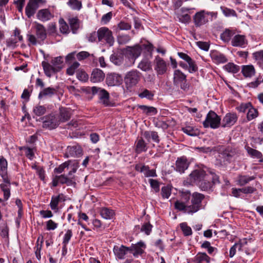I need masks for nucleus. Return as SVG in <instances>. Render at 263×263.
<instances>
[{
	"label": "nucleus",
	"instance_id": "obj_1",
	"mask_svg": "<svg viewBox=\"0 0 263 263\" xmlns=\"http://www.w3.org/2000/svg\"><path fill=\"white\" fill-rule=\"evenodd\" d=\"M141 74L136 69H132L126 73L124 77L125 85L127 89L137 86L141 80Z\"/></svg>",
	"mask_w": 263,
	"mask_h": 263
},
{
	"label": "nucleus",
	"instance_id": "obj_2",
	"mask_svg": "<svg viewBox=\"0 0 263 263\" xmlns=\"http://www.w3.org/2000/svg\"><path fill=\"white\" fill-rule=\"evenodd\" d=\"M220 117L214 111L210 110L206 115L205 120L203 122V126L204 128L211 127L216 129L220 126Z\"/></svg>",
	"mask_w": 263,
	"mask_h": 263
},
{
	"label": "nucleus",
	"instance_id": "obj_3",
	"mask_svg": "<svg viewBox=\"0 0 263 263\" xmlns=\"http://www.w3.org/2000/svg\"><path fill=\"white\" fill-rule=\"evenodd\" d=\"M98 40L99 42L104 40L110 46L114 43L112 32L107 27H101L98 30Z\"/></svg>",
	"mask_w": 263,
	"mask_h": 263
},
{
	"label": "nucleus",
	"instance_id": "obj_4",
	"mask_svg": "<svg viewBox=\"0 0 263 263\" xmlns=\"http://www.w3.org/2000/svg\"><path fill=\"white\" fill-rule=\"evenodd\" d=\"M239 154V150L231 146H228L221 153V158L224 161L230 163L235 160Z\"/></svg>",
	"mask_w": 263,
	"mask_h": 263
},
{
	"label": "nucleus",
	"instance_id": "obj_5",
	"mask_svg": "<svg viewBox=\"0 0 263 263\" xmlns=\"http://www.w3.org/2000/svg\"><path fill=\"white\" fill-rule=\"evenodd\" d=\"M45 0H29L25 7V13L28 18H31L35 13L40 4H44Z\"/></svg>",
	"mask_w": 263,
	"mask_h": 263
},
{
	"label": "nucleus",
	"instance_id": "obj_6",
	"mask_svg": "<svg viewBox=\"0 0 263 263\" xmlns=\"http://www.w3.org/2000/svg\"><path fill=\"white\" fill-rule=\"evenodd\" d=\"M204 178H209L208 174L206 173V171L204 168H199L194 170L190 174V179L191 182L199 183Z\"/></svg>",
	"mask_w": 263,
	"mask_h": 263
},
{
	"label": "nucleus",
	"instance_id": "obj_7",
	"mask_svg": "<svg viewBox=\"0 0 263 263\" xmlns=\"http://www.w3.org/2000/svg\"><path fill=\"white\" fill-rule=\"evenodd\" d=\"M91 90L93 95L98 93L100 102L105 106L109 105V93L105 89L97 87H92Z\"/></svg>",
	"mask_w": 263,
	"mask_h": 263
},
{
	"label": "nucleus",
	"instance_id": "obj_8",
	"mask_svg": "<svg viewBox=\"0 0 263 263\" xmlns=\"http://www.w3.org/2000/svg\"><path fill=\"white\" fill-rule=\"evenodd\" d=\"M193 8L187 7H182L175 12L178 21L183 24L189 23L191 21V16L188 14L189 12Z\"/></svg>",
	"mask_w": 263,
	"mask_h": 263
},
{
	"label": "nucleus",
	"instance_id": "obj_9",
	"mask_svg": "<svg viewBox=\"0 0 263 263\" xmlns=\"http://www.w3.org/2000/svg\"><path fill=\"white\" fill-rule=\"evenodd\" d=\"M154 69L158 74L162 75L167 70V64L159 56H156L154 60Z\"/></svg>",
	"mask_w": 263,
	"mask_h": 263
},
{
	"label": "nucleus",
	"instance_id": "obj_10",
	"mask_svg": "<svg viewBox=\"0 0 263 263\" xmlns=\"http://www.w3.org/2000/svg\"><path fill=\"white\" fill-rule=\"evenodd\" d=\"M141 52L142 48L139 45L128 46L126 48L125 55L133 60V64H134L136 59L140 55Z\"/></svg>",
	"mask_w": 263,
	"mask_h": 263
},
{
	"label": "nucleus",
	"instance_id": "obj_11",
	"mask_svg": "<svg viewBox=\"0 0 263 263\" xmlns=\"http://www.w3.org/2000/svg\"><path fill=\"white\" fill-rule=\"evenodd\" d=\"M74 183L72 177H68L65 175H56L53 177L52 180V185L53 186H57L59 183L66 184L67 185H70Z\"/></svg>",
	"mask_w": 263,
	"mask_h": 263
},
{
	"label": "nucleus",
	"instance_id": "obj_12",
	"mask_svg": "<svg viewBox=\"0 0 263 263\" xmlns=\"http://www.w3.org/2000/svg\"><path fill=\"white\" fill-rule=\"evenodd\" d=\"M43 127L52 129L55 128L59 124V121L53 115H49L43 118Z\"/></svg>",
	"mask_w": 263,
	"mask_h": 263
},
{
	"label": "nucleus",
	"instance_id": "obj_13",
	"mask_svg": "<svg viewBox=\"0 0 263 263\" xmlns=\"http://www.w3.org/2000/svg\"><path fill=\"white\" fill-rule=\"evenodd\" d=\"M193 21L195 26L196 27H199L207 24L209 21V18L207 17L205 11L201 10L195 13L193 16Z\"/></svg>",
	"mask_w": 263,
	"mask_h": 263
},
{
	"label": "nucleus",
	"instance_id": "obj_14",
	"mask_svg": "<svg viewBox=\"0 0 263 263\" xmlns=\"http://www.w3.org/2000/svg\"><path fill=\"white\" fill-rule=\"evenodd\" d=\"M146 245L143 241H139L136 244H132L129 249V252L132 253L133 256L138 257L144 252Z\"/></svg>",
	"mask_w": 263,
	"mask_h": 263
},
{
	"label": "nucleus",
	"instance_id": "obj_15",
	"mask_svg": "<svg viewBox=\"0 0 263 263\" xmlns=\"http://www.w3.org/2000/svg\"><path fill=\"white\" fill-rule=\"evenodd\" d=\"M190 162L187 158L182 156L178 158L175 163V170L180 173H183L187 169Z\"/></svg>",
	"mask_w": 263,
	"mask_h": 263
},
{
	"label": "nucleus",
	"instance_id": "obj_16",
	"mask_svg": "<svg viewBox=\"0 0 263 263\" xmlns=\"http://www.w3.org/2000/svg\"><path fill=\"white\" fill-rule=\"evenodd\" d=\"M3 182L0 184V189L4 193V198L7 200L10 196V181L7 177H2Z\"/></svg>",
	"mask_w": 263,
	"mask_h": 263
},
{
	"label": "nucleus",
	"instance_id": "obj_17",
	"mask_svg": "<svg viewBox=\"0 0 263 263\" xmlns=\"http://www.w3.org/2000/svg\"><path fill=\"white\" fill-rule=\"evenodd\" d=\"M122 81V77L115 73L108 74L106 79V84L110 86L119 85Z\"/></svg>",
	"mask_w": 263,
	"mask_h": 263
},
{
	"label": "nucleus",
	"instance_id": "obj_18",
	"mask_svg": "<svg viewBox=\"0 0 263 263\" xmlns=\"http://www.w3.org/2000/svg\"><path fill=\"white\" fill-rule=\"evenodd\" d=\"M53 16V14L47 8L40 9L36 13V18L43 22L50 20Z\"/></svg>",
	"mask_w": 263,
	"mask_h": 263
},
{
	"label": "nucleus",
	"instance_id": "obj_19",
	"mask_svg": "<svg viewBox=\"0 0 263 263\" xmlns=\"http://www.w3.org/2000/svg\"><path fill=\"white\" fill-rule=\"evenodd\" d=\"M237 118L236 114L229 113L226 114L222 120L221 126L223 127H231L236 123Z\"/></svg>",
	"mask_w": 263,
	"mask_h": 263
},
{
	"label": "nucleus",
	"instance_id": "obj_20",
	"mask_svg": "<svg viewBox=\"0 0 263 263\" xmlns=\"http://www.w3.org/2000/svg\"><path fill=\"white\" fill-rule=\"evenodd\" d=\"M42 65L45 74L48 77H50L53 73L59 71L62 68V67H55L53 65L46 61H43Z\"/></svg>",
	"mask_w": 263,
	"mask_h": 263
},
{
	"label": "nucleus",
	"instance_id": "obj_21",
	"mask_svg": "<svg viewBox=\"0 0 263 263\" xmlns=\"http://www.w3.org/2000/svg\"><path fill=\"white\" fill-rule=\"evenodd\" d=\"M115 256L119 259H123L125 256L129 252V247L121 245L120 247L115 246L113 249Z\"/></svg>",
	"mask_w": 263,
	"mask_h": 263
},
{
	"label": "nucleus",
	"instance_id": "obj_22",
	"mask_svg": "<svg viewBox=\"0 0 263 263\" xmlns=\"http://www.w3.org/2000/svg\"><path fill=\"white\" fill-rule=\"evenodd\" d=\"M34 28L35 34L39 39L44 41L47 37L46 30L45 27L41 24L35 22Z\"/></svg>",
	"mask_w": 263,
	"mask_h": 263
},
{
	"label": "nucleus",
	"instance_id": "obj_23",
	"mask_svg": "<svg viewBox=\"0 0 263 263\" xmlns=\"http://www.w3.org/2000/svg\"><path fill=\"white\" fill-rule=\"evenodd\" d=\"M105 78V73L98 68L94 69L91 73L90 81L93 83H98L102 81Z\"/></svg>",
	"mask_w": 263,
	"mask_h": 263
},
{
	"label": "nucleus",
	"instance_id": "obj_24",
	"mask_svg": "<svg viewBox=\"0 0 263 263\" xmlns=\"http://www.w3.org/2000/svg\"><path fill=\"white\" fill-rule=\"evenodd\" d=\"M71 112L69 108L61 107L60 108L59 116L58 120L60 122H65L71 118Z\"/></svg>",
	"mask_w": 263,
	"mask_h": 263
},
{
	"label": "nucleus",
	"instance_id": "obj_25",
	"mask_svg": "<svg viewBox=\"0 0 263 263\" xmlns=\"http://www.w3.org/2000/svg\"><path fill=\"white\" fill-rule=\"evenodd\" d=\"M65 200V196L63 194H60L58 196H53L51 197L50 206L52 210H58L59 203Z\"/></svg>",
	"mask_w": 263,
	"mask_h": 263
},
{
	"label": "nucleus",
	"instance_id": "obj_26",
	"mask_svg": "<svg viewBox=\"0 0 263 263\" xmlns=\"http://www.w3.org/2000/svg\"><path fill=\"white\" fill-rule=\"evenodd\" d=\"M186 76L179 69L175 70L174 72L173 82L174 84L178 86L179 83L186 81Z\"/></svg>",
	"mask_w": 263,
	"mask_h": 263
},
{
	"label": "nucleus",
	"instance_id": "obj_27",
	"mask_svg": "<svg viewBox=\"0 0 263 263\" xmlns=\"http://www.w3.org/2000/svg\"><path fill=\"white\" fill-rule=\"evenodd\" d=\"M136 169L140 172L143 173L145 177H155L156 176V171L154 170H149V167L145 165L142 166L137 165Z\"/></svg>",
	"mask_w": 263,
	"mask_h": 263
},
{
	"label": "nucleus",
	"instance_id": "obj_28",
	"mask_svg": "<svg viewBox=\"0 0 263 263\" xmlns=\"http://www.w3.org/2000/svg\"><path fill=\"white\" fill-rule=\"evenodd\" d=\"M57 92V89L53 87H48L43 89L39 94V99H41L45 97H51Z\"/></svg>",
	"mask_w": 263,
	"mask_h": 263
},
{
	"label": "nucleus",
	"instance_id": "obj_29",
	"mask_svg": "<svg viewBox=\"0 0 263 263\" xmlns=\"http://www.w3.org/2000/svg\"><path fill=\"white\" fill-rule=\"evenodd\" d=\"M247 41L245 36L242 35H235L232 40V45L233 46L242 47L246 45Z\"/></svg>",
	"mask_w": 263,
	"mask_h": 263
},
{
	"label": "nucleus",
	"instance_id": "obj_30",
	"mask_svg": "<svg viewBox=\"0 0 263 263\" xmlns=\"http://www.w3.org/2000/svg\"><path fill=\"white\" fill-rule=\"evenodd\" d=\"M99 212L101 217L105 219H111L115 215L114 211L107 208H101Z\"/></svg>",
	"mask_w": 263,
	"mask_h": 263
},
{
	"label": "nucleus",
	"instance_id": "obj_31",
	"mask_svg": "<svg viewBox=\"0 0 263 263\" xmlns=\"http://www.w3.org/2000/svg\"><path fill=\"white\" fill-rule=\"evenodd\" d=\"M246 149L251 157L259 159V161L260 162H263L262 155L261 152L249 146H246Z\"/></svg>",
	"mask_w": 263,
	"mask_h": 263
},
{
	"label": "nucleus",
	"instance_id": "obj_32",
	"mask_svg": "<svg viewBox=\"0 0 263 263\" xmlns=\"http://www.w3.org/2000/svg\"><path fill=\"white\" fill-rule=\"evenodd\" d=\"M194 261L196 263H209L210 258L205 253H198L195 257Z\"/></svg>",
	"mask_w": 263,
	"mask_h": 263
},
{
	"label": "nucleus",
	"instance_id": "obj_33",
	"mask_svg": "<svg viewBox=\"0 0 263 263\" xmlns=\"http://www.w3.org/2000/svg\"><path fill=\"white\" fill-rule=\"evenodd\" d=\"M71 29L73 33H76L80 25V21L78 17H72L68 20Z\"/></svg>",
	"mask_w": 263,
	"mask_h": 263
},
{
	"label": "nucleus",
	"instance_id": "obj_34",
	"mask_svg": "<svg viewBox=\"0 0 263 263\" xmlns=\"http://www.w3.org/2000/svg\"><path fill=\"white\" fill-rule=\"evenodd\" d=\"M204 198V196L203 195L200 193H194L192 196L191 203L200 208L201 201Z\"/></svg>",
	"mask_w": 263,
	"mask_h": 263
},
{
	"label": "nucleus",
	"instance_id": "obj_35",
	"mask_svg": "<svg viewBox=\"0 0 263 263\" xmlns=\"http://www.w3.org/2000/svg\"><path fill=\"white\" fill-rule=\"evenodd\" d=\"M198 185L202 191L210 190L213 186L209 178H204Z\"/></svg>",
	"mask_w": 263,
	"mask_h": 263
},
{
	"label": "nucleus",
	"instance_id": "obj_36",
	"mask_svg": "<svg viewBox=\"0 0 263 263\" xmlns=\"http://www.w3.org/2000/svg\"><path fill=\"white\" fill-rule=\"evenodd\" d=\"M241 72L245 77H251L255 74V69L252 65L243 66Z\"/></svg>",
	"mask_w": 263,
	"mask_h": 263
},
{
	"label": "nucleus",
	"instance_id": "obj_37",
	"mask_svg": "<svg viewBox=\"0 0 263 263\" xmlns=\"http://www.w3.org/2000/svg\"><path fill=\"white\" fill-rule=\"evenodd\" d=\"M0 175L7 177V161L3 157H0Z\"/></svg>",
	"mask_w": 263,
	"mask_h": 263
},
{
	"label": "nucleus",
	"instance_id": "obj_38",
	"mask_svg": "<svg viewBox=\"0 0 263 263\" xmlns=\"http://www.w3.org/2000/svg\"><path fill=\"white\" fill-rule=\"evenodd\" d=\"M181 130L183 133L190 136L195 137L198 136L199 134L198 129L191 126H186L182 127Z\"/></svg>",
	"mask_w": 263,
	"mask_h": 263
},
{
	"label": "nucleus",
	"instance_id": "obj_39",
	"mask_svg": "<svg viewBox=\"0 0 263 263\" xmlns=\"http://www.w3.org/2000/svg\"><path fill=\"white\" fill-rule=\"evenodd\" d=\"M223 69L229 72L236 73L239 71L240 68L233 63H229L223 66Z\"/></svg>",
	"mask_w": 263,
	"mask_h": 263
},
{
	"label": "nucleus",
	"instance_id": "obj_40",
	"mask_svg": "<svg viewBox=\"0 0 263 263\" xmlns=\"http://www.w3.org/2000/svg\"><path fill=\"white\" fill-rule=\"evenodd\" d=\"M147 150V145L144 141L141 139L137 141L136 146V152L138 154L142 152H145Z\"/></svg>",
	"mask_w": 263,
	"mask_h": 263
},
{
	"label": "nucleus",
	"instance_id": "obj_41",
	"mask_svg": "<svg viewBox=\"0 0 263 263\" xmlns=\"http://www.w3.org/2000/svg\"><path fill=\"white\" fill-rule=\"evenodd\" d=\"M212 58L213 60L217 63H223L226 62L227 61L225 55L219 52L213 53Z\"/></svg>",
	"mask_w": 263,
	"mask_h": 263
},
{
	"label": "nucleus",
	"instance_id": "obj_42",
	"mask_svg": "<svg viewBox=\"0 0 263 263\" xmlns=\"http://www.w3.org/2000/svg\"><path fill=\"white\" fill-rule=\"evenodd\" d=\"M138 67L141 70L147 71L152 69L151 62L146 59H143L138 64Z\"/></svg>",
	"mask_w": 263,
	"mask_h": 263
},
{
	"label": "nucleus",
	"instance_id": "obj_43",
	"mask_svg": "<svg viewBox=\"0 0 263 263\" xmlns=\"http://www.w3.org/2000/svg\"><path fill=\"white\" fill-rule=\"evenodd\" d=\"M139 108L147 115H155L157 113V109L154 107L146 105H139Z\"/></svg>",
	"mask_w": 263,
	"mask_h": 263
},
{
	"label": "nucleus",
	"instance_id": "obj_44",
	"mask_svg": "<svg viewBox=\"0 0 263 263\" xmlns=\"http://www.w3.org/2000/svg\"><path fill=\"white\" fill-rule=\"evenodd\" d=\"M258 116V110L252 105L247 112V118L248 121H251Z\"/></svg>",
	"mask_w": 263,
	"mask_h": 263
},
{
	"label": "nucleus",
	"instance_id": "obj_45",
	"mask_svg": "<svg viewBox=\"0 0 263 263\" xmlns=\"http://www.w3.org/2000/svg\"><path fill=\"white\" fill-rule=\"evenodd\" d=\"M140 98H146L148 100H152L153 99L154 94V93L146 89H144L141 90L138 95Z\"/></svg>",
	"mask_w": 263,
	"mask_h": 263
},
{
	"label": "nucleus",
	"instance_id": "obj_46",
	"mask_svg": "<svg viewBox=\"0 0 263 263\" xmlns=\"http://www.w3.org/2000/svg\"><path fill=\"white\" fill-rule=\"evenodd\" d=\"M67 4L72 9L76 10H80L82 6L81 2L78 0H69Z\"/></svg>",
	"mask_w": 263,
	"mask_h": 263
},
{
	"label": "nucleus",
	"instance_id": "obj_47",
	"mask_svg": "<svg viewBox=\"0 0 263 263\" xmlns=\"http://www.w3.org/2000/svg\"><path fill=\"white\" fill-rule=\"evenodd\" d=\"M255 177L254 176H239L238 177L239 184L241 185H245L250 181L255 179Z\"/></svg>",
	"mask_w": 263,
	"mask_h": 263
},
{
	"label": "nucleus",
	"instance_id": "obj_48",
	"mask_svg": "<svg viewBox=\"0 0 263 263\" xmlns=\"http://www.w3.org/2000/svg\"><path fill=\"white\" fill-rule=\"evenodd\" d=\"M46 108L45 106L37 105L33 109V114L37 116H41L45 114Z\"/></svg>",
	"mask_w": 263,
	"mask_h": 263
},
{
	"label": "nucleus",
	"instance_id": "obj_49",
	"mask_svg": "<svg viewBox=\"0 0 263 263\" xmlns=\"http://www.w3.org/2000/svg\"><path fill=\"white\" fill-rule=\"evenodd\" d=\"M59 23L60 32L65 34H68L69 33V27L64 20L63 19L60 20Z\"/></svg>",
	"mask_w": 263,
	"mask_h": 263
},
{
	"label": "nucleus",
	"instance_id": "obj_50",
	"mask_svg": "<svg viewBox=\"0 0 263 263\" xmlns=\"http://www.w3.org/2000/svg\"><path fill=\"white\" fill-rule=\"evenodd\" d=\"M70 154L73 156H77L81 155L82 153V148L79 146H73L68 147Z\"/></svg>",
	"mask_w": 263,
	"mask_h": 263
},
{
	"label": "nucleus",
	"instance_id": "obj_51",
	"mask_svg": "<svg viewBox=\"0 0 263 263\" xmlns=\"http://www.w3.org/2000/svg\"><path fill=\"white\" fill-rule=\"evenodd\" d=\"M72 236V232L71 230H68L64 235L63 241V250L66 249L67 245L68 243Z\"/></svg>",
	"mask_w": 263,
	"mask_h": 263
},
{
	"label": "nucleus",
	"instance_id": "obj_52",
	"mask_svg": "<svg viewBox=\"0 0 263 263\" xmlns=\"http://www.w3.org/2000/svg\"><path fill=\"white\" fill-rule=\"evenodd\" d=\"M77 78L81 81L86 82L88 80V75L82 70L76 71Z\"/></svg>",
	"mask_w": 263,
	"mask_h": 263
},
{
	"label": "nucleus",
	"instance_id": "obj_53",
	"mask_svg": "<svg viewBox=\"0 0 263 263\" xmlns=\"http://www.w3.org/2000/svg\"><path fill=\"white\" fill-rule=\"evenodd\" d=\"M220 9L223 14L227 17L236 16V13L233 9H229L224 6L220 7Z\"/></svg>",
	"mask_w": 263,
	"mask_h": 263
},
{
	"label": "nucleus",
	"instance_id": "obj_54",
	"mask_svg": "<svg viewBox=\"0 0 263 263\" xmlns=\"http://www.w3.org/2000/svg\"><path fill=\"white\" fill-rule=\"evenodd\" d=\"M70 164V161H68L63 163L60 165L58 167H55L54 169V173L57 174H61L64 171L66 168H68Z\"/></svg>",
	"mask_w": 263,
	"mask_h": 263
},
{
	"label": "nucleus",
	"instance_id": "obj_55",
	"mask_svg": "<svg viewBox=\"0 0 263 263\" xmlns=\"http://www.w3.org/2000/svg\"><path fill=\"white\" fill-rule=\"evenodd\" d=\"M232 35V31L229 29H227L221 34L220 37L221 39L224 42H228Z\"/></svg>",
	"mask_w": 263,
	"mask_h": 263
},
{
	"label": "nucleus",
	"instance_id": "obj_56",
	"mask_svg": "<svg viewBox=\"0 0 263 263\" xmlns=\"http://www.w3.org/2000/svg\"><path fill=\"white\" fill-rule=\"evenodd\" d=\"M181 229L185 236H189L192 235V231L191 228L189 227L186 223H182L180 224Z\"/></svg>",
	"mask_w": 263,
	"mask_h": 263
},
{
	"label": "nucleus",
	"instance_id": "obj_57",
	"mask_svg": "<svg viewBox=\"0 0 263 263\" xmlns=\"http://www.w3.org/2000/svg\"><path fill=\"white\" fill-rule=\"evenodd\" d=\"M80 64L78 62H74L67 69L66 72L69 76H72L76 70L79 67Z\"/></svg>",
	"mask_w": 263,
	"mask_h": 263
},
{
	"label": "nucleus",
	"instance_id": "obj_58",
	"mask_svg": "<svg viewBox=\"0 0 263 263\" xmlns=\"http://www.w3.org/2000/svg\"><path fill=\"white\" fill-rule=\"evenodd\" d=\"M153 226L149 222L144 223L141 228V231L144 232L145 234L148 235L150 234Z\"/></svg>",
	"mask_w": 263,
	"mask_h": 263
},
{
	"label": "nucleus",
	"instance_id": "obj_59",
	"mask_svg": "<svg viewBox=\"0 0 263 263\" xmlns=\"http://www.w3.org/2000/svg\"><path fill=\"white\" fill-rule=\"evenodd\" d=\"M130 37L127 34H121L118 37V42L120 44H124L130 40Z\"/></svg>",
	"mask_w": 263,
	"mask_h": 263
},
{
	"label": "nucleus",
	"instance_id": "obj_60",
	"mask_svg": "<svg viewBox=\"0 0 263 263\" xmlns=\"http://www.w3.org/2000/svg\"><path fill=\"white\" fill-rule=\"evenodd\" d=\"M199 208L194 204L192 203L190 205H187L185 208V213L193 214L197 212L199 210Z\"/></svg>",
	"mask_w": 263,
	"mask_h": 263
},
{
	"label": "nucleus",
	"instance_id": "obj_61",
	"mask_svg": "<svg viewBox=\"0 0 263 263\" xmlns=\"http://www.w3.org/2000/svg\"><path fill=\"white\" fill-rule=\"evenodd\" d=\"M186 207V204L183 201L177 200L175 203V209L180 211H183L184 213H185Z\"/></svg>",
	"mask_w": 263,
	"mask_h": 263
},
{
	"label": "nucleus",
	"instance_id": "obj_62",
	"mask_svg": "<svg viewBox=\"0 0 263 263\" xmlns=\"http://www.w3.org/2000/svg\"><path fill=\"white\" fill-rule=\"evenodd\" d=\"M208 176L210 177L209 179L210 180H212L211 181L213 183V185L216 183H219L220 182L219 177L211 171H209Z\"/></svg>",
	"mask_w": 263,
	"mask_h": 263
},
{
	"label": "nucleus",
	"instance_id": "obj_63",
	"mask_svg": "<svg viewBox=\"0 0 263 263\" xmlns=\"http://www.w3.org/2000/svg\"><path fill=\"white\" fill-rule=\"evenodd\" d=\"M251 106L252 104L250 103H242L237 107V109L239 112H245L248 111Z\"/></svg>",
	"mask_w": 263,
	"mask_h": 263
},
{
	"label": "nucleus",
	"instance_id": "obj_64",
	"mask_svg": "<svg viewBox=\"0 0 263 263\" xmlns=\"http://www.w3.org/2000/svg\"><path fill=\"white\" fill-rule=\"evenodd\" d=\"M253 57L255 60L259 62L263 61V50L253 53Z\"/></svg>",
	"mask_w": 263,
	"mask_h": 263
}]
</instances>
